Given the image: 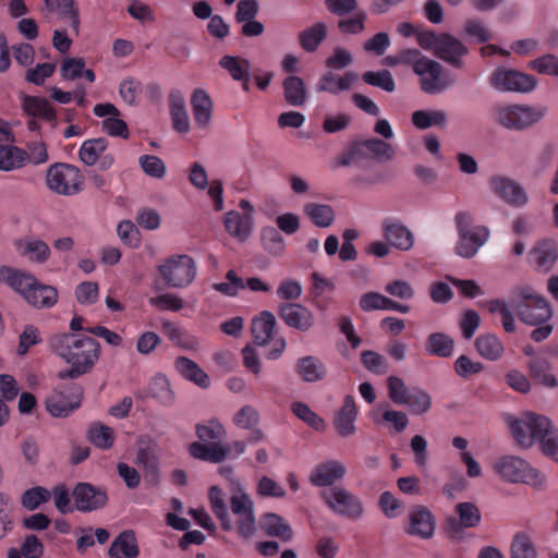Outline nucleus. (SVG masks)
<instances>
[{"label": "nucleus", "instance_id": "nucleus-1", "mask_svg": "<svg viewBox=\"0 0 558 558\" xmlns=\"http://www.w3.org/2000/svg\"><path fill=\"white\" fill-rule=\"evenodd\" d=\"M52 351L71 365L59 372L60 379H74L89 373L100 356V344L94 338L82 333L57 335L50 339Z\"/></svg>", "mask_w": 558, "mask_h": 558}, {"label": "nucleus", "instance_id": "nucleus-2", "mask_svg": "<svg viewBox=\"0 0 558 558\" xmlns=\"http://www.w3.org/2000/svg\"><path fill=\"white\" fill-rule=\"evenodd\" d=\"M511 305L518 318L530 326L547 323L553 316L549 302L531 286H518L511 291Z\"/></svg>", "mask_w": 558, "mask_h": 558}, {"label": "nucleus", "instance_id": "nucleus-3", "mask_svg": "<svg viewBox=\"0 0 558 558\" xmlns=\"http://www.w3.org/2000/svg\"><path fill=\"white\" fill-rule=\"evenodd\" d=\"M229 509L231 531L242 539H250L257 531L255 504L239 481L232 482Z\"/></svg>", "mask_w": 558, "mask_h": 558}, {"label": "nucleus", "instance_id": "nucleus-4", "mask_svg": "<svg viewBox=\"0 0 558 558\" xmlns=\"http://www.w3.org/2000/svg\"><path fill=\"white\" fill-rule=\"evenodd\" d=\"M473 222V215L469 211L460 210L454 216L458 232L454 253L466 259L474 257L490 235L487 227L475 226Z\"/></svg>", "mask_w": 558, "mask_h": 558}, {"label": "nucleus", "instance_id": "nucleus-5", "mask_svg": "<svg viewBox=\"0 0 558 558\" xmlns=\"http://www.w3.org/2000/svg\"><path fill=\"white\" fill-rule=\"evenodd\" d=\"M546 113L544 107L508 104L493 109L494 121L510 131H524L539 122Z\"/></svg>", "mask_w": 558, "mask_h": 558}, {"label": "nucleus", "instance_id": "nucleus-6", "mask_svg": "<svg viewBox=\"0 0 558 558\" xmlns=\"http://www.w3.org/2000/svg\"><path fill=\"white\" fill-rule=\"evenodd\" d=\"M494 470L505 481L511 483H524L537 487L545 481V476L538 470L515 456L500 457L494 463Z\"/></svg>", "mask_w": 558, "mask_h": 558}, {"label": "nucleus", "instance_id": "nucleus-7", "mask_svg": "<svg viewBox=\"0 0 558 558\" xmlns=\"http://www.w3.org/2000/svg\"><path fill=\"white\" fill-rule=\"evenodd\" d=\"M163 281L172 288H186L195 279L197 267L195 260L186 255H173L158 266Z\"/></svg>", "mask_w": 558, "mask_h": 558}, {"label": "nucleus", "instance_id": "nucleus-8", "mask_svg": "<svg viewBox=\"0 0 558 558\" xmlns=\"http://www.w3.org/2000/svg\"><path fill=\"white\" fill-rule=\"evenodd\" d=\"M46 182L50 191L69 196L82 190L83 175L75 166L54 163L47 171Z\"/></svg>", "mask_w": 558, "mask_h": 558}, {"label": "nucleus", "instance_id": "nucleus-9", "mask_svg": "<svg viewBox=\"0 0 558 558\" xmlns=\"http://www.w3.org/2000/svg\"><path fill=\"white\" fill-rule=\"evenodd\" d=\"M324 502L338 515L359 520L364 514L362 500L343 486H335L322 494Z\"/></svg>", "mask_w": 558, "mask_h": 558}, {"label": "nucleus", "instance_id": "nucleus-10", "mask_svg": "<svg viewBox=\"0 0 558 558\" xmlns=\"http://www.w3.org/2000/svg\"><path fill=\"white\" fill-rule=\"evenodd\" d=\"M507 422L513 438L524 448L531 447L534 439H538L541 433L549 426V420L546 416L532 412L525 413L520 418L509 416Z\"/></svg>", "mask_w": 558, "mask_h": 558}, {"label": "nucleus", "instance_id": "nucleus-11", "mask_svg": "<svg viewBox=\"0 0 558 558\" xmlns=\"http://www.w3.org/2000/svg\"><path fill=\"white\" fill-rule=\"evenodd\" d=\"M82 388L76 384L61 385L46 398V410L54 417H66L81 407Z\"/></svg>", "mask_w": 558, "mask_h": 558}, {"label": "nucleus", "instance_id": "nucleus-12", "mask_svg": "<svg viewBox=\"0 0 558 558\" xmlns=\"http://www.w3.org/2000/svg\"><path fill=\"white\" fill-rule=\"evenodd\" d=\"M488 82L494 89L500 93H530L536 87L534 76L502 66L497 68L489 75Z\"/></svg>", "mask_w": 558, "mask_h": 558}, {"label": "nucleus", "instance_id": "nucleus-13", "mask_svg": "<svg viewBox=\"0 0 558 558\" xmlns=\"http://www.w3.org/2000/svg\"><path fill=\"white\" fill-rule=\"evenodd\" d=\"M442 65L426 57L422 64L415 69V74L420 76V87L425 94H440L453 85V81L442 75Z\"/></svg>", "mask_w": 558, "mask_h": 558}, {"label": "nucleus", "instance_id": "nucleus-14", "mask_svg": "<svg viewBox=\"0 0 558 558\" xmlns=\"http://www.w3.org/2000/svg\"><path fill=\"white\" fill-rule=\"evenodd\" d=\"M72 497L76 510L81 512H92L101 509L108 501L107 492L104 488L83 482L75 485L72 490Z\"/></svg>", "mask_w": 558, "mask_h": 558}, {"label": "nucleus", "instance_id": "nucleus-15", "mask_svg": "<svg viewBox=\"0 0 558 558\" xmlns=\"http://www.w3.org/2000/svg\"><path fill=\"white\" fill-rule=\"evenodd\" d=\"M488 185L495 195L511 206L521 207L529 201L524 189L508 177L494 175L489 179Z\"/></svg>", "mask_w": 558, "mask_h": 558}, {"label": "nucleus", "instance_id": "nucleus-16", "mask_svg": "<svg viewBox=\"0 0 558 558\" xmlns=\"http://www.w3.org/2000/svg\"><path fill=\"white\" fill-rule=\"evenodd\" d=\"M278 315L290 328L308 331L314 326L313 313L300 303H283L278 307Z\"/></svg>", "mask_w": 558, "mask_h": 558}, {"label": "nucleus", "instance_id": "nucleus-17", "mask_svg": "<svg viewBox=\"0 0 558 558\" xmlns=\"http://www.w3.org/2000/svg\"><path fill=\"white\" fill-rule=\"evenodd\" d=\"M24 112L31 118L27 122L29 131H39L37 119L52 122L56 120V111L45 97L24 96L22 101Z\"/></svg>", "mask_w": 558, "mask_h": 558}, {"label": "nucleus", "instance_id": "nucleus-18", "mask_svg": "<svg viewBox=\"0 0 558 558\" xmlns=\"http://www.w3.org/2000/svg\"><path fill=\"white\" fill-rule=\"evenodd\" d=\"M469 53L468 47L450 34H440L435 54L453 68L464 66L463 58Z\"/></svg>", "mask_w": 558, "mask_h": 558}, {"label": "nucleus", "instance_id": "nucleus-19", "mask_svg": "<svg viewBox=\"0 0 558 558\" xmlns=\"http://www.w3.org/2000/svg\"><path fill=\"white\" fill-rule=\"evenodd\" d=\"M347 474L345 465L338 460H327L317 464L310 475V482L316 487L331 486Z\"/></svg>", "mask_w": 558, "mask_h": 558}, {"label": "nucleus", "instance_id": "nucleus-20", "mask_svg": "<svg viewBox=\"0 0 558 558\" xmlns=\"http://www.w3.org/2000/svg\"><path fill=\"white\" fill-rule=\"evenodd\" d=\"M407 532L423 539L430 538L435 532V518L433 513L424 506L413 507L409 512Z\"/></svg>", "mask_w": 558, "mask_h": 558}, {"label": "nucleus", "instance_id": "nucleus-21", "mask_svg": "<svg viewBox=\"0 0 558 558\" xmlns=\"http://www.w3.org/2000/svg\"><path fill=\"white\" fill-rule=\"evenodd\" d=\"M381 231L389 245L398 250L409 251L414 244L412 232L398 220L385 219L381 223Z\"/></svg>", "mask_w": 558, "mask_h": 558}, {"label": "nucleus", "instance_id": "nucleus-22", "mask_svg": "<svg viewBox=\"0 0 558 558\" xmlns=\"http://www.w3.org/2000/svg\"><path fill=\"white\" fill-rule=\"evenodd\" d=\"M531 262L539 272H548L558 259V245L555 241L544 239L529 253Z\"/></svg>", "mask_w": 558, "mask_h": 558}, {"label": "nucleus", "instance_id": "nucleus-23", "mask_svg": "<svg viewBox=\"0 0 558 558\" xmlns=\"http://www.w3.org/2000/svg\"><path fill=\"white\" fill-rule=\"evenodd\" d=\"M36 277L28 271L11 266L0 267V283H5L26 299V293L36 284Z\"/></svg>", "mask_w": 558, "mask_h": 558}, {"label": "nucleus", "instance_id": "nucleus-24", "mask_svg": "<svg viewBox=\"0 0 558 558\" xmlns=\"http://www.w3.org/2000/svg\"><path fill=\"white\" fill-rule=\"evenodd\" d=\"M14 246L21 256L26 257L32 263L45 264L50 258V247L40 239H17L14 241Z\"/></svg>", "mask_w": 558, "mask_h": 558}, {"label": "nucleus", "instance_id": "nucleus-25", "mask_svg": "<svg viewBox=\"0 0 558 558\" xmlns=\"http://www.w3.org/2000/svg\"><path fill=\"white\" fill-rule=\"evenodd\" d=\"M356 80L357 75L354 72H345L343 75H339L328 71L318 80L316 90L338 95L341 92L349 90Z\"/></svg>", "mask_w": 558, "mask_h": 558}, {"label": "nucleus", "instance_id": "nucleus-26", "mask_svg": "<svg viewBox=\"0 0 558 558\" xmlns=\"http://www.w3.org/2000/svg\"><path fill=\"white\" fill-rule=\"evenodd\" d=\"M357 416V408L352 396H345L343 404L336 413L333 425L337 433L341 437H349L355 433V420Z\"/></svg>", "mask_w": 558, "mask_h": 558}, {"label": "nucleus", "instance_id": "nucleus-27", "mask_svg": "<svg viewBox=\"0 0 558 558\" xmlns=\"http://www.w3.org/2000/svg\"><path fill=\"white\" fill-rule=\"evenodd\" d=\"M192 113L198 128L205 129L211 120L214 104L209 94L203 88H196L191 96Z\"/></svg>", "mask_w": 558, "mask_h": 558}, {"label": "nucleus", "instance_id": "nucleus-28", "mask_svg": "<svg viewBox=\"0 0 558 558\" xmlns=\"http://www.w3.org/2000/svg\"><path fill=\"white\" fill-rule=\"evenodd\" d=\"M223 225L232 238L240 242H245L252 234L253 216L241 215L239 211L230 210L225 215Z\"/></svg>", "mask_w": 558, "mask_h": 558}, {"label": "nucleus", "instance_id": "nucleus-29", "mask_svg": "<svg viewBox=\"0 0 558 558\" xmlns=\"http://www.w3.org/2000/svg\"><path fill=\"white\" fill-rule=\"evenodd\" d=\"M459 520L449 518L447 526L450 533L458 534L462 527L469 529L478 525L481 513L477 507L472 502H460L456 507Z\"/></svg>", "mask_w": 558, "mask_h": 558}, {"label": "nucleus", "instance_id": "nucleus-30", "mask_svg": "<svg viewBox=\"0 0 558 558\" xmlns=\"http://www.w3.org/2000/svg\"><path fill=\"white\" fill-rule=\"evenodd\" d=\"M295 372L305 383L320 381L327 376L326 365L313 355L300 357L295 363Z\"/></svg>", "mask_w": 558, "mask_h": 558}, {"label": "nucleus", "instance_id": "nucleus-31", "mask_svg": "<svg viewBox=\"0 0 558 558\" xmlns=\"http://www.w3.org/2000/svg\"><path fill=\"white\" fill-rule=\"evenodd\" d=\"M169 110L173 129L179 133H187L190 131V117L185 108V99L180 90L170 92Z\"/></svg>", "mask_w": 558, "mask_h": 558}, {"label": "nucleus", "instance_id": "nucleus-32", "mask_svg": "<svg viewBox=\"0 0 558 558\" xmlns=\"http://www.w3.org/2000/svg\"><path fill=\"white\" fill-rule=\"evenodd\" d=\"M47 17L57 15L60 20L69 21L75 33H78L80 17L74 0H45Z\"/></svg>", "mask_w": 558, "mask_h": 558}, {"label": "nucleus", "instance_id": "nucleus-33", "mask_svg": "<svg viewBox=\"0 0 558 558\" xmlns=\"http://www.w3.org/2000/svg\"><path fill=\"white\" fill-rule=\"evenodd\" d=\"M189 452L195 459L219 463L227 458L229 449L221 444L194 441L190 445Z\"/></svg>", "mask_w": 558, "mask_h": 558}, {"label": "nucleus", "instance_id": "nucleus-34", "mask_svg": "<svg viewBox=\"0 0 558 558\" xmlns=\"http://www.w3.org/2000/svg\"><path fill=\"white\" fill-rule=\"evenodd\" d=\"M25 301L37 308H49L57 303L58 291L54 287L44 284L36 279V284L26 293Z\"/></svg>", "mask_w": 558, "mask_h": 558}, {"label": "nucleus", "instance_id": "nucleus-35", "mask_svg": "<svg viewBox=\"0 0 558 558\" xmlns=\"http://www.w3.org/2000/svg\"><path fill=\"white\" fill-rule=\"evenodd\" d=\"M147 393L163 407H172L174 404L175 395L165 375L157 374L149 380Z\"/></svg>", "mask_w": 558, "mask_h": 558}, {"label": "nucleus", "instance_id": "nucleus-36", "mask_svg": "<svg viewBox=\"0 0 558 558\" xmlns=\"http://www.w3.org/2000/svg\"><path fill=\"white\" fill-rule=\"evenodd\" d=\"M138 553L136 538L132 531L120 533L108 550L110 558H135L138 556Z\"/></svg>", "mask_w": 558, "mask_h": 558}, {"label": "nucleus", "instance_id": "nucleus-37", "mask_svg": "<svg viewBox=\"0 0 558 558\" xmlns=\"http://www.w3.org/2000/svg\"><path fill=\"white\" fill-rule=\"evenodd\" d=\"M276 317L271 312L264 311L252 322V335L257 345H265L272 338Z\"/></svg>", "mask_w": 558, "mask_h": 558}, {"label": "nucleus", "instance_id": "nucleus-38", "mask_svg": "<svg viewBox=\"0 0 558 558\" xmlns=\"http://www.w3.org/2000/svg\"><path fill=\"white\" fill-rule=\"evenodd\" d=\"M175 371L185 379L193 381L202 388L209 386L207 374L191 359L179 356L174 361Z\"/></svg>", "mask_w": 558, "mask_h": 558}, {"label": "nucleus", "instance_id": "nucleus-39", "mask_svg": "<svg viewBox=\"0 0 558 558\" xmlns=\"http://www.w3.org/2000/svg\"><path fill=\"white\" fill-rule=\"evenodd\" d=\"M303 210L311 221L318 228L330 227L336 218L333 208L328 204L310 202L304 205Z\"/></svg>", "mask_w": 558, "mask_h": 558}, {"label": "nucleus", "instance_id": "nucleus-40", "mask_svg": "<svg viewBox=\"0 0 558 558\" xmlns=\"http://www.w3.org/2000/svg\"><path fill=\"white\" fill-rule=\"evenodd\" d=\"M485 305L489 313L498 314L501 317V325L505 331L512 333L517 330L511 298L509 301L501 299L488 300Z\"/></svg>", "mask_w": 558, "mask_h": 558}, {"label": "nucleus", "instance_id": "nucleus-41", "mask_svg": "<svg viewBox=\"0 0 558 558\" xmlns=\"http://www.w3.org/2000/svg\"><path fill=\"white\" fill-rule=\"evenodd\" d=\"M475 348L478 354L488 361L501 359L505 351L501 340L493 333H485L477 337Z\"/></svg>", "mask_w": 558, "mask_h": 558}, {"label": "nucleus", "instance_id": "nucleus-42", "mask_svg": "<svg viewBox=\"0 0 558 558\" xmlns=\"http://www.w3.org/2000/svg\"><path fill=\"white\" fill-rule=\"evenodd\" d=\"M286 101L290 106L301 107L307 98L304 81L299 76H288L282 83Z\"/></svg>", "mask_w": 558, "mask_h": 558}, {"label": "nucleus", "instance_id": "nucleus-43", "mask_svg": "<svg viewBox=\"0 0 558 558\" xmlns=\"http://www.w3.org/2000/svg\"><path fill=\"white\" fill-rule=\"evenodd\" d=\"M260 526L267 535L280 537L284 541L292 538V529L284 519L276 513H265L260 518Z\"/></svg>", "mask_w": 558, "mask_h": 558}, {"label": "nucleus", "instance_id": "nucleus-44", "mask_svg": "<svg viewBox=\"0 0 558 558\" xmlns=\"http://www.w3.org/2000/svg\"><path fill=\"white\" fill-rule=\"evenodd\" d=\"M411 121L418 130H426L432 126L445 128L448 116L444 110H416L412 113Z\"/></svg>", "mask_w": 558, "mask_h": 558}, {"label": "nucleus", "instance_id": "nucleus-45", "mask_svg": "<svg viewBox=\"0 0 558 558\" xmlns=\"http://www.w3.org/2000/svg\"><path fill=\"white\" fill-rule=\"evenodd\" d=\"M425 350L429 355L449 357L453 353L454 341L444 332H433L426 339Z\"/></svg>", "mask_w": 558, "mask_h": 558}, {"label": "nucleus", "instance_id": "nucleus-46", "mask_svg": "<svg viewBox=\"0 0 558 558\" xmlns=\"http://www.w3.org/2000/svg\"><path fill=\"white\" fill-rule=\"evenodd\" d=\"M208 498L210 501L211 511L220 521L221 529L226 532L231 531L229 508L225 501L223 492L218 486L209 488Z\"/></svg>", "mask_w": 558, "mask_h": 558}, {"label": "nucleus", "instance_id": "nucleus-47", "mask_svg": "<svg viewBox=\"0 0 558 558\" xmlns=\"http://www.w3.org/2000/svg\"><path fill=\"white\" fill-rule=\"evenodd\" d=\"M327 37V25L317 22L311 27L300 33L299 39L301 47L307 52H314Z\"/></svg>", "mask_w": 558, "mask_h": 558}, {"label": "nucleus", "instance_id": "nucleus-48", "mask_svg": "<svg viewBox=\"0 0 558 558\" xmlns=\"http://www.w3.org/2000/svg\"><path fill=\"white\" fill-rule=\"evenodd\" d=\"M26 150L16 146L0 145V170L11 171L26 163Z\"/></svg>", "mask_w": 558, "mask_h": 558}, {"label": "nucleus", "instance_id": "nucleus-49", "mask_svg": "<svg viewBox=\"0 0 558 558\" xmlns=\"http://www.w3.org/2000/svg\"><path fill=\"white\" fill-rule=\"evenodd\" d=\"M550 364L547 360L542 357H535L529 362V371L531 376L541 385L548 388H556L558 380L549 373Z\"/></svg>", "mask_w": 558, "mask_h": 558}, {"label": "nucleus", "instance_id": "nucleus-50", "mask_svg": "<svg viewBox=\"0 0 558 558\" xmlns=\"http://www.w3.org/2000/svg\"><path fill=\"white\" fill-rule=\"evenodd\" d=\"M196 435L202 442L220 444L226 436V429L222 424L216 420H209L206 423L196 424Z\"/></svg>", "mask_w": 558, "mask_h": 558}, {"label": "nucleus", "instance_id": "nucleus-51", "mask_svg": "<svg viewBox=\"0 0 558 558\" xmlns=\"http://www.w3.org/2000/svg\"><path fill=\"white\" fill-rule=\"evenodd\" d=\"M88 440L99 449H110L114 442V430L110 426L95 422L89 426Z\"/></svg>", "mask_w": 558, "mask_h": 558}, {"label": "nucleus", "instance_id": "nucleus-52", "mask_svg": "<svg viewBox=\"0 0 558 558\" xmlns=\"http://www.w3.org/2000/svg\"><path fill=\"white\" fill-rule=\"evenodd\" d=\"M510 558H537L536 548L527 533L520 531L514 534Z\"/></svg>", "mask_w": 558, "mask_h": 558}, {"label": "nucleus", "instance_id": "nucleus-53", "mask_svg": "<svg viewBox=\"0 0 558 558\" xmlns=\"http://www.w3.org/2000/svg\"><path fill=\"white\" fill-rule=\"evenodd\" d=\"M108 142L104 137L85 141L80 148V159L86 166L96 163L100 155L107 149Z\"/></svg>", "mask_w": 558, "mask_h": 558}, {"label": "nucleus", "instance_id": "nucleus-54", "mask_svg": "<svg viewBox=\"0 0 558 558\" xmlns=\"http://www.w3.org/2000/svg\"><path fill=\"white\" fill-rule=\"evenodd\" d=\"M350 17H342L337 22V28L344 35H360L365 31L367 14L365 11H355Z\"/></svg>", "mask_w": 558, "mask_h": 558}, {"label": "nucleus", "instance_id": "nucleus-55", "mask_svg": "<svg viewBox=\"0 0 558 558\" xmlns=\"http://www.w3.org/2000/svg\"><path fill=\"white\" fill-rule=\"evenodd\" d=\"M219 64L228 71L231 77L235 81H243L250 77V62L246 59L225 56L220 59Z\"/></svg>", "mask_w": 558, "mask_h": 558}, {"label": "nucleus", "instance_id": "nucleus-56", "mask_svg": "<svg viewBox=\"0 0 558 558\" xmlns=\"http://www.w3.org/2000/svg\"><path fill=\"white\" fill-rule=\"evenodd\" d=\"M364 147L367 149L369 157L379 161L392 160L396 155L392 145L380 138L364 140Z\"/></svg>", "mask_w": 558, "mask_h": 558}, {"label": "nucleus", "instance_id": "nucleus-57", "mask_svg": "<svg viewBox=\"0 0 558 558\" xmlns=\"http://www.w3.org/2000/svg\"><path fill=\"white\" fill-rule=\"evenodd\" d=\"M362 80L372 86L379 87L388 93L396 89L395 80L388 70L381 71H367L363 73Z\"/></svg>", "mask_w": 558, "mask_h": 558}, {"label": "nucleus", "instance_id": "nucleus-58", "mask_svg": "<svg viewBox=\"0 0 558 558\" xmlns=\"http://www.w3.org/2000/svg\"><path fill=\"white\" fill-rule=\"evenodd\" d=\"M408 400L409 401L404 405H408L410 411L415 415H422L428 412L432 408L430 396L420 388H413Z\"/></svg>", "mask_w": 558, "mask_h": 558}, {"label": "nucleus", "instance_id": "nucleus-59", "mask_svg": "<svg viewBox=\"0 0 558 558\" xmlns=\"http://www.w3.org/2000/svg\"><path fill=\"white\" fill-rule=\"evenodd\" d=\"M51 497V492L41 486H36L25 490L21 497V504L27 510H35L40 505L47 502Z\"/></svg>", "mask_w": 558, "mask_h": 558}, {"label": "nucleus", "instance_id": "nucleus-60", "mask_svg": "<svg viewBox=\"0 0 558 558\" xmlns=\"http://www.w3.org/2000/svg\"><path fill=\"white\" fill-rule=\"evenodd\" d=\"M542 451L558 462V429L549 421V426L538 437Z\"/></svg>", "mask_w": 558, "mask_h": 558}, {"label": "nucleus", "instance_id": "nucleus-61", "mask_svg": "<svg viewBox=\"0 0 558 558\" xmlns=\"http://www.w3.org/2000/svg\"><path fill=\"white\" fill-rule=\"evenodd\" d=\"M387 389L389 399L398 405L405 404L411 390L408 389L404 380L398 376L387 378Z\"/></svg>", "mask_w": 558, "mask_h": 558}, {"label": "nucleus", "instance_id": "nucleus-62", "mask_svg": "<svg viewBox=\"0 0 558 558\" xmlns=\"http://www.w3.org/2000/svg\"><path fill=\"white\" fill-rule=\"evenodd\" d=\"M226 279L227 282L214 283L211 288L226 296H236L245 288L244 280L232 269L226 274Z\"/></svg>", "mask_w": 558, "mask_h": 558}, {"label": "nucleus", "instance_id": "nucleus-63", "mask_svg": "<svg viewBox=\"0 0 558 558\" xmlns=\"http://www.w3.org/2000/svg\"><path fill=\"white\" fill-rule=\"evenodd\" d=\"M138 163L143 172L154 179H162L166 175V165L161 158L155 155H142Z\"/></svg>", "mask_w": 558, "mask_h": 558}, {"label": "nucleus", "instance_id": "nucleus-64", "mask_svg": "<svg viewBox=\"0 0 558 558\" xmlns=\"http://www.w3.org/2000/svg\"><path fill=\"white\" fill-rule=\"evenodd\" d=\"M291 411L304 423L315 430H323L325 427L324 420L320 418L310 407L303 402H293Z\"/></svg>", "mask_w": 558, "mask_h": 558}]
</instances>
